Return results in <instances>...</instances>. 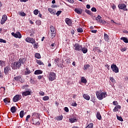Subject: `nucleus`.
Returning <instances> with one entry per match:
<instances>
[{
  "label": "nucleus",
  "instance_id": "f257e3e1",
  "mask_svg": "<svg viewBox=\"0 0 128 128\" xmlns=\"http://www.w3.org/2000/svg\"><path fill=\"white\" fill-rule=\"evenodd\" d=\"M96 94L97 98H98V100H104V98H106V96H108L106 92H100L98 91H96Z\"/></svg>",
  "mask_w": 128,
  "mask_h": 128
},
{
  "label": "nucleus",
  "instance_id": "f03ea898",
  "mask_svg": "<svg viewBox=\"0 0 128 128\" xmlns=\"http://www.w3.org/2000/svg\"><path fill=\"white\" fill-rule=\"evenodd\" d=\"M82 45L78 43H76L73 44V48L74 50H76L77 52H80L82 50Z\"/></svg>",
  "mask_w": 128,
  "mask_h": 128
},
{
  "label": "nucleus",
  "instance_id": "7ed1b4c3",
  "mask_svg": "<svg viewBox=\"0 0 128 128\" xmlns=\"http://www.w3.org/2000/svg\"><path fill=\"white\" fill-rule=\"evenodd\" d=\"M111 68L112 72H115V74H118V72H119L118 67L116 65V64H112L111 65Z\"/></svg>",
  "mask_w": 128,
  "mask_h": 128
},
{
  "label": "nucleus",
  "instance_id": "20e7f679",
  "mask_svg": "<svg viewBox=\"0 0 128 128\" xmlns=\"http://www.w3.org/2000/svg\"><path fill=\"white\" fill-rule=\"evenodd\" d=\"M50 30L51 31V32H52L51 38H54L56 34V28H54V26H50Z\"/></svg>",
  "mask_w": 128,
  "mask_h": 128
},
{
  "label": "nucleus",
  "instance_id": "39448f33",
  "mask_svg": "<svg viewBox=\"0 0 128 128\" xmlns=\"http://www.w3.org/2000/svg\"><path fill=\"white\" fill-rule=\"evenodd\" d=\"M56 75L54 72H50L48 76L49 80H51V82L54 80H56Z\"/></svg>",
  "mask_w": 128,
  "mask_h": 128
},
{
  "label": "nucleus",
  "instance_id": "423d86ee",
  "mask_svg": "<svg viewBox=\"0 0 128 128\" xmlns=\"http://www.w3.org/2000/svg\"><path fill=\"white\" fill-rule=\"evenodd\" d=\"M118 8L120 10H123L127 11L126 5L124 4H118Z\"/></svg>",
  "mask_w": 128,
  "mask_h": 128
},
{
  "label": "nucleus",
  "instance_id": "0eeeda50",
  "mask_svg": "<svg viewBox=\"0 0 128 128\" xmlns=\"http://www.w3.org/2000/svg\"><path fill=\"white\" fill-rule=\"evenodd\" d=\"M20 100H22V95L20 94H16L13 98L14 102H18Z\"/></svg>",
  "mask_w": 128,
  "mask_h": 128
},
{
  "label": "nucleus",
  "instance_id": "6e6552de",
  "mask_svg": "<svg viewBox=\"0 0 128 128\" xmlns=\"http://www.w3.org/2000/svg\"><path fill=\"white\" fill-rule=\"evenodd\" d=\"M12 35L14 38H22V34H20V32H16V34L12 32Z\"/></svg>",
  "mask_w": 128,
  "mask_h": 128
},
{
  "label": "nucleus",
  "instance_id": "1a4fd4ad",
  "mask_svg": "<svg viewBox=\"0 0 128 128\" xmlns=\"http://www.w3.org/2000/svg\"><path fill=\"white\" fill-rule=\"evenodd\" d=\"M26 42H29V44H36V40L34 38H26Z\"/></svg>",
  "mask_w": 128,
  "mask_h": 128
},
{
  "label": "nucleus",
  "instance_id": "9d476101",
  "mask_svg": "<svg viewBox=\"0 0 128 128\" xmlns=\"http://www.w3.org/2000/svg\"><path fill=\"white\" fill-rule=\"evenodd\" d=\"M11 70L12 68H10V66H8L4 68V72L5 74H8Z\"/></svg>",
  "mask_w": 128,
  "mask_h": 128
},
{
  "label": "nucleus",
  "instance_id": "9b49d317",
  "mask_svg": "<svg viewBox=\"0 0 128 128\" xmlns=\"http://www.w3.org/2000/svg\"><path fill=\"white\" fill-rule=\"evenodd\" d=\"M32 94V91H30V89L28 90L22 92V96H30Z\"/></svg>",
  "mask_w": 128,
  "mask_h": 128
},
{
  "label": "nucleus",
  "instance_id": "f8f14e48",
  "mask_svg": "<svg viewBox=\"0 0 128 128\" xmlns=\"http://www.w3.org/2000/svg\"><path fill=\"white\" fill-rule=\"evenodd\" d=\"M8 20V16L6 14H4L2 16V19L0 22L1 24H4L6 23V22Z\"/></svg>",
  "mask_w": 128,
  "mask_h": 128
},
{
  "label": "nucleus",
  "instance_id": "ddd939ff",
  "mask_svg": "<svg viewBox=\"0 0 128 128\" xmlns=\"http://www.w3.org/2000/svg\"><path fill=\"white\" fill-rule=\"evenodd\" d=\"M14 68L13 69L14 70H18V68H20V66H22V64L18 62H16L14 64Z\"/></svg>",
  "mask_w": 128,
  "mask_h": 128
},
{
  "label": "nucleus",
  "instance_id": "4468645a",
  "mask_svg": "<svg viewBox=\"0 0 128 128\" xmlns=\"http://www.w3.org/2000/svg\"><path fill=\"white\" fill-rule=\"evenodd\" d=\"M65 22L66 24L69 26H72V20L68 18H66L65 20Z\"/></svg>",
  "mask_w": 128,
  "mask_h": 128
},
{
  "label": "nucleus",
  "instance_id": "2eb2a0df",
  "mask_svg": "<svg viewBox=\"0 0 128 128\" xmlns=\"http://www.w3.org/2000/svg\"><path fill=\"white\" fill-rule=\"evenodd\" d=\"M80 50L83 54H86L88 52V46H84V48L82 46Z\"/></svg>",
  "mask_w": 128,
  "mask_h": 128
},
{
  "label": "nucleus",
  "instance_id": "dca6fc26",
  "mask_svg": "<svg viewBox=\"0 0 128 128\" xmlns=\"http://www.w3.org/2000/svg\"><path fill=\"white\" fill-rule=\"evenodd\" d=\"M26 60L25 58H20L19 60H18V62L22 64H24V62H26Z\"/></svg>",
  "mask_w": 128,
  "mask_h": 128
},
{
  "label": "nucleus",
  "instance_id": "f3484780",
  "mask_svg": "<svg viewBox=\"0 0 128 128\" xmlns=\"http://www.w3.org/2000/svg\"><path fill=\"white\" fill-rule=\"evenodd\" d=\"M120 108H122V106L120 105H117L114 107V109L113 110V112H118V110H120Z\"/></svg>",
  "mask_w": 128,
  "mask_h": 128
},
{
  "label": "nucleus",
  "instance_id": "a211bd4d",
  "mask_svg": "<svg viewBox=\"0 0 128 128\" xmlns=\"http://www.w3.org/2000/svg\"><path fill=\"white\" fill-rule=\"evenodd\" d=\"M110 36H108V34L104 33V40L106 42H110Z\"/></svg>",
  "mask_w": 128,
  "mask_h": 128
},
{
  "label": "nucleus",
  "instance_id": "6ab92c4d",
  "mask_svg": "<svg viewBox=\"0 0 128 128\" xmlns=\"http://www.w3.org/2000/svg\"><path fill=\"white\" fill-rule=\"evenodd\" d=\"M74 12L78 14H82V9H78V8H76L74 10Z\"/></svg>",
  "mask_w": 128,
  "mask_h": 128
},
{
  "label": "nucleus",
  "instance_id": "aec40b11",
  "mask_svg": "<svg viewBox=\"0 0 128 128\" xmlns=\"http://www.w3.org/2000/svg\"><path fill=\"white\" fill-rule=\"evenodd\" d=\"M32 72H30V68H26L24 71V74L25 76H26L28 74H30Z\"/></svg>",
  "mask_w": 128,
  "mask_h": 128
},
{
  "label": "nucleus",
  "instance_id": "412c9836",
  "mask_svg": "<svg viewBox=\"0 0 128 128\" xmlns=\"http://www.w3.org/2000/svg\"><path fill=\"white\" fill-rule=\"evenodd\" d=\"M78 122V119L76 118H70L69 119V122H70L71 124H74V122Z\"/></svg>",
  "mask_w": 128,
  "mask_h": 128
},
{
  "label": "nucleus",
  "instance_id": "4be33fe9",
  "mask_svg": "<svg viewBox=\"0 0 128 128\" xmlns=\"http://www.w3.org/2000/svg\"><path fill=\"white\" fill-rule=\"evenodd\" d=\"M83 98L86 100H90V97L88 94H84Z\"/></svg>",
  "mask_w": 128,
  "mask_h": 128
},
{
  "label": "nucleus",
  "instance_id": "5701e85b",
  "mask_svg": "<svg viewBox=\"0 0 128 128\" xmlns=\"http://www.w3.org/2000/svg\"><path fill=\"white\" fill-rule=\"evenodd\" d=\"M96 116L98 120H102V115H100V112H96Z\"/></svg>",
  "mask_w": 128,
  "mask_h": 128
},
{
  "label": "nucleus",
  "instance_id": "b1692460",
  "mask_svg": "<svg viewBox=\"0 0 128 128\" xmlns=\"http://www.w3.org/2000/svg\"><path fill=\"white\" fill-rule=\"evenodd\" d=\"M34 74H42V70H35L34 72Z\"/></svg>",
  "mask_w": 128,
  "mask_h": 128
},
{
  "label": "nucleus",
  "instance_id": "393cba45",
  "mask_svg": "<svg viewBox=\"0 0 128 128\" xmlns=\"http://www.w3.org/2000/svg\"><path fill=\"white\" fill-rule=\"evenodd\" d=\"M81 82L82 84H86V82H88V80H86V78L84 76H82L81 78Z\"/></svg>",
  "mask_w": 128,
  "mask_h": 128
},
{
  "label": "nucleus",
  "instance_id": "a878e982",
  "mask_svg": "<svg viewBox=\"0 0 128 128\" xmlns=\"http://www.w3.org/2000/svg\"><path fill=\"white\" fill-rule=\"evenodd\" d=\"M121 40H123L124 42L126 44H128V38L126 37H122L120 38Z\"/></svg>",
  "mask_w": 128,
  "mask_h": 128
},
{
  "label": "nucleus",
  "instance_id": "bb28decb",
  "mask_svg": "<svg viewBox=\"0 0 128 128\" xmlns=\"http://www.w3.org/2000/svg\"><path fill=\"white\" fill-rule=\"evenodd\" d=\"M36 116V118H40V114L38 113H36V112H34L33 113H32V116L33 117V116Z\"/></svg>",
  "mask_w": 128,
  "mask_h": 128
},
{
  "label": "nucleus",
  "instance_id": "cd10ccee",
  "mask_svg": "<svg viewBox=\"0 0 128 128\" xmlns=\"http://www.w3.org/2000/svg\"><path fill=\"white\" fill-rule=\"evenodd\" d=\"M48 12H50V14H56V10H52V8H48Z\"/></svg>",
  "mask_w": 128,
  "mask_h": 128
},
{
  "label": "nucleus",
  "instance_id": "c85d7f7f",
  "mask_svg": "<svg viewBox=\"0 0 128 128\" xmlns=\"http://www.w3.org/2000/svg\"><path fill=\"white\" fill-rule=\"evenodd\" d=\"M10 112L12 114H14V112H16V108L15 106H13L10 108Z\"/></svg>",
  "mask_w": 128,
  "mask_h": 128
},
{
  "label": "nucleus",
  "instance_id": "c756f323",
  "mask_svg": "<svg viewBox=\"0 0 128 128\" xmlns=\"http://www.w3.org/2000/svg\"><path fill=\"white\" fill-rule=\"evenodd\" d=\"M10 98H6L4 99L3 101L5 104H8V102H10Z\"/></svg>",
  "mask_w": 128,
  "mask_h": 128
},
{
  "label": "nucleus",
  "instance_id": "7c9ffc66",
  "mask_svg": "<svg viewBox=\"0 0 128 128\" xmlns=\"http://www.w3.org/2000/svg\"><path fill=\"white\" fill-rule=\"evenodd\" d=\"M96 20L98 22H102V16H100V15H98Z\"/></svg>",
  "mask_w": 128,
  "mask_h": 128
},
{
  "label": "nucleus",
  "instance_id": "2f4dec72",
  "mask_svg": "<svg viewBox=\"0 0 128 128\" xmlns=\"http://www.w3.org/2000/svg\"><path fill=\"white\" fill-rule=\"evenodd\" d=\"M36 64H39L40 66H44V62H42V60H36Z\"/></svg>",
  "mask_w": 128,
  "mask_h": 128
},
{
  "label": "nucleus",
  "instance_id": "473e14b6",
  "mask_svg": "<svg viewBox=\"0 0 128 128\" xmlns=\"http://www.w3.org/2000/svg\"><path fill=\"white\" fill-rule=\"evenodd\" d=\"M54 62L57 64V66H60L58 65V62H60V58H55L54 60Z\"/></svg>",
  "mask_w": 128,
  "mask_h": 128
},
{
  "label": "nucleus",
  "instance_id": "72a5a7b5",
  "mask_svg": "<svg viewBox=\"0 0 128 128\" xmlns=\"http://www.w3.org/2000/svg\"><path fill=\"white\" fill-rule=\"evenodd\" d=\"M35 58H36L40 59L42 57L40 56V53H36V54H35Z\"/></svg>",
  "mask_w": 128,
  "mask_h": 128
},
{
  "label": "nucleus",
  "instance_id": "f704fd0d",
  "mask_svg": "<svg viewBox=\"0 0 128 128\" xmlns=\"http://www.w3.org/2000/svg\"><path fill=\"white\" fill-rule=\"evenodd\" d=\"M116 118L118 120H120V122H124V119H122V116L116 115Z\"/></svg>",
  "mask_w": 128,
  "mask_h": 128
},
{
  "label": "nucleus",
  "instance_id": "c9c22d12",
  "mask_svg": "<svg viewBox=\"0 0 128 128\" xmlns=\"http://www.w3.org/2000/svg\"><path fill=\"white\" fill-rule=\"evenodd\" d=\"M86 128H94V124L90 123Z\"/></svg>",
  "mask_w": 128,
  "mask_h": 128
},
{
  "label": "nucleus",
  "instance_id": "e433bc0d",
  "mask_svg": "<svg viewBox=\"0 0 128 128\" xmlns=\"http://www.w3.org/2000/svg\"><path fill=\"white\" fill-rule=\"evenodd\" d=\"M24 110H21L20 112V118H24Z\"/></svg>",
  "mask_w": 128,
  "mask_h": 128
},
{
  "label": "nucleus",
  "instance_id": "4c0bfd02",
  "mask_svg": "<svg viewBox=\"0 0 128 128\" xmlns=\"http://www.w3.org/2000/svg\"><path fill=\"white\" fill-rule=\"evenodd\" d=\"M15 80H20V78H22V76H15L14 78Z\"/></svg>",
  "mask_w": 128,
  "mask_h": 128
},
{
  "label": "nucleus",
  "instance_id": "58836bf2",
  "mask_svg": "<svg viewBox=\"0 0 128 128\" xmlns=\"http://www.w3.org/2000/svg\"><path fill=\"white\" fill-rule=\"evenodd\" d=\"M90 66L88 64H86V65L84 66V70H88V68H90Z\"/></svg>",
  "mask_w": 128,
  "mask_h": 128
},
{
  "label": "nucleus",
  "instance_id": "ea45409f",
  "mask_svg": "<svg viewBox=\"0 0 128 128\" xmlns=\"http://www.w3.org/2000/svg\"><path fill=\"white\" fill-rule=\"evenodd\" d=\"M42 100L44 101L48 100H50V97H48V96H45L42 98Z\"/></svg>",
  "mask_w": 128,
  "mask_h": 128
},
{
  "label": "nucleus",
  "instance_id": "a19ab883",
  "mask_svg": "<svg viewBox=\"0 0 128 128\" xmlns=\"http://www.w3.org/2000/svg\"><path fill=\"white\" fill-rule=\"evenodd\" d=\"M85 12H86V14H90V16H92V11L86 9L85 10Z\"/></svg>",
  "mask_w": 128,
  "mask_h": 128
},
{
  "label": "nucleus",
  "instance_id": "79ce46f5",
  "mask_svg": "<svg viewBox=\"0 0 128 128\" xmlns=\"http://www.w3.org/2000/svg\"><path fill=\"white\" fill-rule=\"evenodd\" d=\"M110 80L113 84L116 83V80H114V77H110Z\"/></svg>",
  "mask_w": 128,
  "mask_h": 128
},
{
  "label": "nucleus",
  "instance_id": "37998d69",
  "mask_svg": "<svg viewBox=\"0 0 128 128\" xmlns=\"http://www.w3.org/2000/svg\"><path fill=\"white\" fill-rule=\"evenodd\" d=\"M65 62L67 64H70V58H67L65 60Z\"/></svg>",
  "mask_w": 128,
  "mask_h": 128
},
{
  "label": "nucleus",
  "instance_id": "c03bdc74",
  "mask_svg": "<svg viewBox=\"0 0 128 128\" xmlns=\"http://www.w3.org/2000/svg\"><path fill=\"white\" fill-rule=\"evenodd\" d=\"M19 14H20V16H26V13H24V12H20Z\"/></svg>",
  "mask_w": 128,
  "mask_h": 128
},
{
  "label": "nucleus",
  "instance_id": "a18cd8bd",
  "mask_svg": "<svg viewBox=\"0 0 128 128\" xmlns=\"http://www.w3.org/2000/svg\"><path fill=\"white\" fill-rule=\"evenodd\" d=\"M36 22L37 26H40L42 24V21L40 20H37Z\"/></svg>",
  "mask_w": 128,
  "mask_h": 128
},
{
  "label": "nucleus",
  "instance_id": "49530a36",
  "mask_svg": "<svg viewBox=\"0 0 128 128\" xmlns=\"http://www.w3.org/2000/svg\"><path fill=\"white\" fill-rule=\"evenodd\" d=\"M78 32L82 33V32H84V30H82V28H79L77 29Z\"/></svg>",
  "mask_w": 128,
  "mask_h": 128
},
{
  "label": "nucleus",
  "instance_id": "de8ad7c7",
  "mask_svg": "<svg viewBox=\"0 0 128 128\" xmlns=\"http://www.w3.org/2000/svg\"><path fill=\"white\" fill-rule=\"evenodd\" d=\"M56 43H53L50 46V48L54 49V48H56Z\"/></svg>",
  "mask_w": 128,
  "mask_h": 128
},
{
  "label": "nucleus",
  "instance_id": "09e8293b",
  "mask_svg": "<svg viewBox=\"0 0 128 128\" xmlns=\"http://www.w3.org/2000/svg\"><path fill=\"white\" fill-rule=\"evenodd\" d=\"M34 48H38V43H37L36 41H35V43H34Z\"/></svg>",
  "mask_w": 128,
  "mask_h": 128
},
{
  "label": "nucleus",
  "instance_id": "8fccbe9b",
  "mask_svg": "<svg viewBox=\"0 0 128 128\" xmlns=\"http://www.w3.org/2000/svg\"><path fill=\"white\" fill-rule=\"evenodd\" d=\"M34 14H35L36 16H38V10H35L34 11Z\"/></svg>",
  "mask_w": 128,
  "mask_h": 128
},
{
  "label": "nucleus",
  "instance_id": "3c124183",
  "mask_svg": "<svg viewBox=\"0 0 128 128\" xmlns=\"http://www.w3.org/2000/svg\"><path fill=\"white\" fill-rule=\"evenodd\" d=\"M0 42H3L4 44H6V41L4 39L0 38Z\"/></svg>",
  "mask_w": 128,
  "mask_h": 128
},
{
  "label": "nucleus",
  "instance_id": "603ef678",
  "mask_svg": "<svg viewBox=\"0 0 128 128\" xmlns=\"http://www.w3.org/2000/svg\"><path fill=\"white\" fill-rule=\"evenodd\" d=\"M62 116H58L57 118V120H62Z\"/></svg>",
  "mask_w": 128,
  "mask_h": 128
},
{
  "label": "nucleus",
  "instance_id": "864d4df0",
  "mask_svg": "<svg viewBox=\"0 0 128 128\" xmlns=\"http://www.w3.org/2000/svg\"><path fill=\"white\" fill-rule=\"evenodd\" d=\"M62 10L58 11L56 13L57 16H60V14H62Z\"/></svg>",
  "mask_w": 128,
  "mask_h": 128
},
{
  "label": "nucleus",
  "instance_id": "5fc2aeb1",
  "mask_svg": "<svg viewBox=\"0 0 128 128\" xmlns=\"http://www.w3.org/2000/svg\"><path fill=\"white\" fill-rule=\"evenodd\" d=\"M4 62L3 60H0V66H4Z\"/></svg>",
  "mask_w": 128,
  "mask_h": 128
},
{
  "label": "nucleus",
  "instance_id": "6e6d98bb",
  "mask_svg": "<svg viewBox=\"0 0 128 128\" xmlns=\"http://www.w3.org/2000/svg\"><path fill=\"white\" fill-rule=\"evenodd\" d=\"M91 10L94 12H96V8L93 7L91 8Z\"/></svg>",
  "mask_w": 128,
  "mask_h": 128
},
{
  "label": "nucleus",
  "instance_id": "4d7b16f0",
  "mask_svg": "<svg viewBox=\"0 0 128 128\" xmlns=\"http://www.w3.org/2000/svg\"><path fill=\"white\" fill-rule=\"evenodd\" d=\"M64 110L66 112H70V110H68V107H65L64 108Z\"/></svg>",
  "mask_w": 128,
  "mask_h": 128
},
{
  "label": "nucleus",
  "instance_id": "13d9d810",
  "mask_svg": "<svg viewBox=\"0 0 128 128\" xmlns=\"http://www.w3.org/2000/svg\"><path fill=\"white\" fill-rule=\"evenodd\" d=\"M30 82L32 84H34V80H32V78H30Z\"/></svg>",
  "mask_w": 128,
  "mask_h": 128
},
{
  "label": "nucleus",
  "instance_id": "bf43d9fd",
  "mask_svg": "<svg viewBox=\"0 0 128 128\" xmlns=\"http://www.w3.org/2000/svg\"><path fill=\"white\" fill-rule=\"evenodd\" d=\"M30 36H31V38H34V32H32L30 34Z\"/></svg>",
  "mask_w": 128,
  "mask_h": 128
},
{
  "label": "nucleus",
  "instance_id": "052dcab7",
  "mask_svg": "<svg viewBox=\"0 0 128 128\" xmlns=\"http://www.w3.org/2000/svg\"><path fill=\"white\" fill-rule=\"evenodd\" d=\"M112 104L114 106H118V101H114Z\"/></svg>",
  "mask_w": 128,
  "mask_h": 128
},
{
  "label": "nucleus",
  "instance_id": "680f3d73",
  "mask_svg": "<svg viewBox=\"0 0 128 128\" xmlns=\"http://www.w3.org/2000/svg\"><path fill=\"white\" fill-rule=\"evenodd\" d=\"M30 118V115H28L26 117V122H28V118Z\"/></svg>",
  "mask_w": 128,
  "mask_h": 128
},
{
  "label": "nucleus",
  "instance_id": "e2e57ef3",
  "mask_svg": "<svg viewBox=\"0 0 128 128\" xmlns=\"http://www.w3.org/2000/svg\"><path fill=\"white\" fill-rule=\"evenodd\" d=\"M28 88V84L24 85V86H22V88L24 89Z\"/></svg>",
  "mask_w": 128,
  "mask_h": 128
},
{
  "label": "nucleus",
  "instance_id": "0e129e2a",
  "mask_svg": "<svg viewBox=\"0 0 128 128\" xmlns=\"http://www.w3.org/2000/svg\"><path fill=\"white\" fill-rule=\"evenodd\" d=\"M32 124H35V126H36V124H37L38 126H40V122L38 121L36 124L32 123Z\"/></svg>",
  "mask_w": 128,
  "mask_h": 128
},
{
  "label": "nucleus",
  "instance_id": "69168bd1",
  "mask_svg": "<svg viewBox=\"0 0 128 128\" xmlns=\"http://www.w3.org/2000/svg\"><path fill=\"white\" fill-rule=\"evenodd\" d=\"M72 106H78V104H76V102H74V103L72 104Z\"/></svg>",
  "mask_w": 128,
  "mask_h": 128
},
{
  "label": "nucleus",
  "instance_id": "338daca9",
  "mask_svg": "<svg viewBox=\"0 0 128 128\" xmlns=\"http://www.w3.org/2000/svg\"><path fill=\"white\" fill-rule=\"evenodd\" d=\"M121 50L122 52H126V48H122V49H121Z\"/></svg>",
  "mask_w": 128,
  "mask_h": 128
},
{
  "label": "nucleus",
  "instance_id": "774afa93",
  "mask_svg": "<svg viewBox=\"0 0 128 128\" xmlns=\"http://www.w3.org/2000/svg\"><path fill=\"white\" fill-rule=\"evenodd\" d=\"M39 94H40V96H44V92H39Z\"/></svg>",
  "mask_w": 128,
  "mask_h": 128
}]
</instances>
